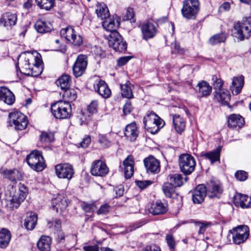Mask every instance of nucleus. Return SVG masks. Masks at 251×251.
Instances as JSON below:
<instances>
[{
	"mask_svg": "<svg viewBox=\"0 0 251 251\" xmlns=\"http://www.w3.org/2000/svg\"><path fill=\"white\" fill-rule=\"evenodd\" d=\"M19 191L20 193L14 195L11 199V202L13 203V206L17 208L20 204L22 202L25 198L26 193L27 191L26 186L22 184H20Z\"/></svg>",
	"mask_w": 251,
	"mask_h": 251,
	"instance_id": "obj_26",
	"label": "nucleus"
},
{
	"mask_svg": "<svg viewBox=\"0 0 251 251\" xmlns=\"http://www.w3.org/2000/svg\"><path fill=\"white\" fill-rule=\"evenodd\" d=\"M63 97L66 100V102L72 101L75 100L76 97V94L74 89H66L63 95Z\"/></svg>",
	"mask_w": 251,
	"mask_h": 251,
	"instance_id": "obj_46",
	"label": "nucleus"
},
{
	"mask_svg": "<svg viewBox=\"0 0 251 251\" xmlns=\"http://www.w3.org/2000/svg\"><path fill=\"white\" fill-rule=\"evenodd\" d=\"M215 93L214 97L219 102L224 104H228L230 97L228 91L225 89L220 90V91Z\"/></svg>",
	"mask_w": 251,
	"mask_h": 251,
	"instance_id": "obj_35",
	"label": "nucleus"
},
{
	"mask_svg": "<svg viewBox=\"0 0 251 251\" xmlns=\"http://www.w3.org/2000/svg\"><path fill=\"white\" fill-rule=\"evenodd\" d=\"M132 109L131 102L128 100L123 107V112L125 115H127L131 112Z\"/></svg>",
	"mask_w": 251,
	"mask_h": 251,
	"instance_id": "obj_59",
	"label": "nucleus"
},
{
	"mask_svg": "<svg viewBox=\"0 0 251 251\" xmlns=\"http://www.w3.org/2000/svg\"><path fill=\"white\" fill-rule=\"evenodd\" d=\"M206 189L203 184H200L192 192V201L194 203L200 204L203 201L207 195Z\"/></svg>",
	"mask_w": 251,
	"mask_h": 251,
	"instance_id": "obj_17",
	"label": "nucleus"
},
{
	"mask_svg": "<svg viewBox=\"0 0 251 251\" xmlns=\"http://www.w3.org/2000/svg\"><path fill=\"white\" fill-rule=\"evenodd\" d=\"M163 193L166 197L172 198L173 195V184L171 182H165L162 187Z\"/></svg>",
	"mask_w": 251,
	"mask_h": 251,
	"instance_id": "obj_47",
	"label": "nucleus"
},
{
	"mask_svg": "<svg viewBox=\"0 0 251 251\" xmlns=\"http://www.w3.org/2000/svg\"><path fill=\"white\" fill-rule=\"evenodd\" d=\"M226 39V35L224 33H221L215 34L211 37L209 39V42L211 45H214L217 44L224 42Z\"/></svg>",
	"mask_w": 251,
	"mask_h": 251,
	"instance_id": "obj_43",
	"label": "nucleus"
},
{
	"mask_svg": "<svg viewBox=\"0 0 251 251\" xmlns=\"http://www.w3.org/2000/svg\"><path fill=\"white\" fill-rule=\"evenodd\" d=\"M108 37V43L109 47H112L116 51L123 52L126 50L127 44L118 32L111 33Z\"/></svg>",
	"mask_w": 251,
	"mask_h": 251,
	"instance_id": "obj_9",
	"label": "nucleus"
},
{
	"mask_svg": "<svg viewBox=\"0 0 251 251\" xmlns=\"http://www.w3.org/2000/svg\"><path fill=\"white\" fill-rule=\"evenodd\" d=\"M26 162L31 169L37 172L42 171L46 167L42 152L39 151H33L26 157Z\"/></svg>",
	"mask_w": 251,
	"mask_h": 251,
	"instance_id": "obj_5",
	"label": "nucleus"
},
{
	"mask_svg": "<svg viewBox=\"0 0 251 251\" xmlns=\"http://www.w3.org/2000/svg\"><path fill=\"white\" fill-rule=\"evenodd\" d=\"M139 131L135 123H132L127 125L125 130V136L127 140L134 141L138 137Z\"/></svg>",
	"mask_w": 251,
	"mask_h": 251,
	"instance_id": "obj_21",
	"label": "nucleus"
},
{
	"mask_svg": "<svg viewBox=\"0 0 251 251\" xmlns=\"http://www.w3.org/2000/svg\"><path fill=\"white\" fill-rule=\"evenodd\" d=\"M2 174L4 177L15 183L22 178V173L17 169L3 170Z\"/></svg>",
	"mask_w": 251,
	"mask_h": 251,
	"instance_id": "obj_28",
	"label": "nucleus"
},
{
	"mask_svg": "<svg viewBox=\"0 0 251 251\" xmlns=\"http://www.w3.org/2000/svg\"><path fill=\"white\" fill-rule=\"evenodd\" d=\"M83 248L85 251H99L97 246H85Z\"/></svg>",
	"mask_w": 251,
	"mask_h": 251,
	"instance_id": "obj_64",
	"label": "nucleus"
},
{
	"mask_svg": "<svg viewBox=\"0 0 251 251\" xmlns=\"http://www.w3.org/2000/svg\"><path fill=\"white\" fill-rule=\"evenodd\" d=\"M244 124V118L240 115L231 114L228 118V126L229 128H241Z\"/></svg>",
	"mask_w": 251,
	"mask_h": 251,
	"instance_id": "obj_25",
	"label": "nucleus"
},
{
	"mask_svg": "<svg viewBox=\"0 0 251 251\" xmlns=\"http://www.w3.org/2000/svg\"><path fill=\"white\" fill-rule=\"evenodd\" d=\"M206 192L210 198H220L223 192V189L218 181L211 180L207 184Z\"/></svg>",
	"mask_w": 251,
	"mask_h": 251,
	"instance_id": "obj_14",
	"label": "nucleus"
},
{
	"mask_svg": "<svg viewBox=\"0 0 251 251\" xmlns=\"http://www.w3.org/2000/svg\"><path fill=\"white\" fill-rule=\"evenodd\" d=\"M167 210V207L161 201H156L151 204L150 211L153 215L162 214Z\"/></svg>",
	"mask_w": 251,
	"mask_h": 251,
	"instance_id": "obj_36",
	"label": "nucleus"
},
{
	"mask_svg": "<svg viewBox=\"0 0 251 251\" xmlns=\"http://www.w3.org/2000/svg\"><path fill=\"white\" fill-rule=\"evenodd\" d=\"M55 0H35L37 5L41 9L46 10L50 9L54 6Z\"/></svg>",
	"mask_w": 251,
	"mask_h": 251,
	"instance_id": "obj_42",
	"label": "nucleus"
},
{
	"mask_svg": "<svg viewBox=\"0 0 251 251\" xmlns=\"http://www.w3.org/2000/svg\"><path fill=\"white\" fill-rule=\"evenodd\" d=\"M99 142L104 148H108L111 146V141L105 135H100L99 136Z\"/></svg>",
	"mask_w": 251,
	"mask_h": 251,
	"instance_id": "obj_49",
	"label": "nucleus"
},
{
	"mask_svg": "<svg viewBox=\"0 0 251 251\" xmlns=\"http://www.w3.org/2000/svg\"><path fill=\"white\" fill-rule=\"evenodd\" d=\"M188 177L185 176L184 178L182 175L180 174H175L174 175V187H181L184 182L187 181Z\"/></svg>",
	"mask_w": 251,
	"mask_h": 251,
	"instance_id": "obj_44",
	"label": "nucleus"
},
{
	"mask_svg": "<svg viewBox=\"0 0 251 251\" xmlns=\"http://www.w3.org/2000/svg\"><path fill=\"white\" fill-rule=\"evenodd\" d=\"M178 165L181 171L184 175H189L195 170L196 163L191 155L184 153L179 156Z\"/></svg>",
	"mask_w": 251,
	"mask_h": 251,
	"instance_id": "obj_7",
	"label": "nucleus"
},
{
	"mask_svg": "<svg viewBox=\"0 0 251 251\" xmlns=\"http://www.w3.org/2000/svg\"><path fill=\"white\" fill-rule=\"evenodd\" d=\"M81 121V125H87L88 124L89 121L91 120V117L89 115L86 118V116L83 114L82 117L80 119Z\"/></svg>",
	"mask_w": 251,
	"mask_h": 251,
	"instance_id": "obj_63",
	"label": "nucleus"
},
{
	"mask_svg": "<svg viewBox=\"0 0 251 251\" xmlns=\"http://www.w3.org/2000/svg\"><path fill=\"white\" fill-rule=\"evenodd\" d=\"M234 244L240 245L244 243L249 238L250 229L246 225H240L233 228L230 231Z\"/></svg>",
	"mask_w": 251,
	"mask_h": 251,
	"instance_id": "obj_8",
	"label": "nucleus"
},
{
	"mask_svg": "<svg viewBox=\"0 0 251 251\" xmlns=\"http://www.w3.org/2000/svg\"><path fill=\"white\" fill-rule=\"evenodd\" d=\"M233 201L236 206H239L243 208L251 207V198L246 195L237 193L234 197Z\"/></svg>",
	"mask_w": 251,
	"mask_h": 251,
	"instance_id": "obj_19",
	"label": "nucleus"
},
{
	"mask_svg": "<svg viewBox=\"0 0 251 251\" xmlns=\"http://www.w3.org/2000/svg\"><path fill=\"white\" fill-rule=\"evenodd\" d=\"M9 124L14 126L16 130H22L25 128L28 121L26 117L21 112H11L9 115Z\"/></svg>",
	"mask_w": 251,
	"mask_h": 251,
	"instance_id": "obj_10",
	"label": "nucleus"
},
{
	"mask_svg": "<svg viewBox=\"0 0 251 251\" xmlns=\"http://www.w3.org/2000/svg\"><path fill=\"white\" fill-rule=\"evenodd\" d=\"M11 238L10 232L6 228H2L0 231V248L6 247L9 243Z\"/></svg>",
	"mask_w": 251,
	"mask_h": 251,
	"instance_id": "obj_34",
	"label": "nucleus"
},
{
	"mask_svg": "<svg viewBox=\"0 0 251 251\" xmlns=\"http://www.w3.org/2000/svg\"><path fill=\"white\" fill-rule=\"evenodd\" d=\"M214 88L216 90L215 92H218L220 90H224L223 87V81L222 80L218 78H216L213 84Z\"/></svg>",
	"mask_w": 251,
	"mask_h": 251,
	"instance_id": "obj_55",
	"label": "nucleus"
},
{
	"mask_svg": "<svg viewBox=\"0 0 251 251\" xmlns=\"http://www.w3.org/2000/svg\"><path fill=\"white\" fill-rule=\"evenodd\" d=\"M202 156L208 159L212 163H213L220 160V150L216 149V150L205 153L202 154Z\"/></svg>",
	"mask_w": 251,
	"mask_h": 251,
	"instance_id": "obj_41",
	"label": "nucleus"
},
{
	"mask_svg": "<svg viewBox=\"0 0 251 251\" xmlns=\"http://www.w3.org/2000/svg\"><path fill=\"white\" fill-rule=\"evenodd\" d=\"M131 58L132 57L130 56H124L119 58L117 60V65L120 67L125 65Z\"/></svg>",
	"mask_w": 251,
	"mask_h": 251,
	"instance_id": "obj_57",
	"label": "nucleus"
},
{
	"mask_svg": "<svg viewBox=\"0 0 251 251\" xmlns=\"http://www.w3.org/2000/svg\"><path fill=\"white\" fill-rule=\"evenodd\" d=\"M0 100L8 105H12L15 101V96L13 93L7 88H0Z\"/></svg>",
	"mask_w": 251,
	"mask_h": 251,
	"instance_id": "obj_24",
	"label": "nucleus"
},
{
	"mask_svg": "<svg viewBox=\"0 0 251 251\" xmlns=\"http://www.w3.org/2000/svg\"><path fill=\"white\" fill-rule=\"evenodd\" d=\"M236 179L239 181H245L247 179V173L244 171H238L235 174Z\"/></svg>",
	"mask_w": 251,
	"mask_h": 251,
	"instance_id": "obj_53",
	"label": "nucleus"
},
{
	"mask_svg": "<svg viewBox=\"0 0 251 251\" xmlns=\"http://www.w3.org/2000/svg\"><path fill=\"white\" fill-rule=\"evenodd\" d=\"M48 226L50 228H54L55 230L58 231L61 227V221L58 219L49 221Z\"/></svg>",
	"mask_w": 251,
	"mask_h": 251,
	"instance_id": "obj_50",
	"label": "nucleus"
},
{
	"mask_svg": "<svg viewBox=\"0 0 251 251\" xmlns=\"http://www.w3.org/2000/svg\"><path fill=\"white\" fill-rule=\"evenodd\" d=\"M120 23L117 21L116 22L113 19L109 18L104 19L102 22L103 27L107 31H110L111 33L117 32L116 29L119 26Z\"/></svg>",
	"mask_w": 251,
	"mask_h": 251,
	"instance_id": "obj_37",
	"label": "nucleus"
},
{
	"mask_svg": "<svg viewBox=\"0 0 251 251\" xmlns=\"http://www.w3.org/2000/svg\"><path fill=\"white\" fill-rule=\"evenodd\" d=\"M60 34L75 46H79L82 43L81 36L76 35L74 29L71 26L62 28L60 30Z\"/></svg>",
	"mask_w": 251,
	"mask_h": 251,
	"instance_id": "obj_12",
	"label": "nucleus"
},
{
	"mask_svg": "<svg viewBox=\"0 0 251 251\" xmlns=\"http://www.w3.org/2000/svg\"><path fill=\"white\" fill-rule=\"evenodd\" d=\"M71 82V77L67 75H62L56 81V85L60 88L65 90L69 88Z\"/></svg>",
	"mask_w": 251,
	"mask_h": 251,
	"instance_id": "obj_39",
	"label": "nucleus"
},
{
	"mask_svg": "<svg viewBox=\"0 0 251 251\" xmlns=\"http://www.w3.org/2000/svg\"><path fill=\"white\" fill-rule=\"evenodd\" d=\"M244 84V77L242 75L234 76L232 78L230 90L233 95L239 94Z\"/></svg>",
	"mask_w": 251,
	"mask_h": 251,
	"instance_id": "obj_22",
	"label": "nucleus"
},
{
	"mask_svg": "<svg viewBox=\"0 0 251 251\" xmlns=\"http://www.w3.org/2000/svg\"><path fill=\"white\" fill-rule=\"evenodd\" d=\"M251 33V17H245L242 21L234 24L233 34L240 40L248 39Z\"/></svg>",
	"mask_w": 251,
	"mask_h": 251,
	"instance_id": "obj_3",
	"label": "nucleus"
},
{
	"mask_svg": "<svg viewBox=\"0 0 251 251\" xmlns=\"http://www.w3.org/2000/svg\"><path fill=\"white\" fill-rule=\"evenodd\" d=\"M123 165L124 167H129L131 170L132 167H134V158L131 155H128L123 161Z\"/></svg>",
	"mask_w": 251,
	"mask_h": 251,
	"instance_id": "obj_51",
	"label": "nucleus"
},
{
	"mask_svg": "<svg viewBox=\"0 0 251 251\" xmlns=\"http://www.w3.org/2000/svg\"><path fill=\"white\" fill-rule=\"evenodd\" d=\"M54 139V134L52 132H42L40 139L42 143L48 144L53 141Z\"/></svg>",
	"mask_w": 251,
	"mask_h": 251,
	"instance_id": "obj_45",
	"label": "nucleus"
},
{
	"mask_svg": "<svg viewBox=\"0 0 251 251\" xmlns=\"http://www.w3.org/2000/svg\"><path fill=\"white\" fill-rule=\"evenodd\" d=\"M96 12L98 17L100 18L102 20H104L109 18L110 13L107 6L101 3L97 5Z\"/></svg>",
	"mask_w": 251,
	"mask_h": 251,
	"instance_id": "obj_38",
	"label": "nucleus"
},
{
	"mask_svg": "<svg viewBox=\"0 0 251 251\" xmlns=\"http://www.w3.org/2000/svg\"><path fill=\"white\" fill-rule=\"evenodd\" d=\"M110 206L107 204H104L102 205L99 210L97 211V214L98 215L100 214H106L109 211Z\"/></svg>",
	"mask_w": 251,
	"mask_h": 251,
	"instance_id": "obj_56",
	"label": "nucleus"
},
{
	"mask_svg": "<svg viewBox=\"0 0 251 251\" xmlns=\"http://www.w3.org/2000/svg\"><path fill=\"white\" fill-rule=\"evenodd\" d=\"M56 176L60 178H66L70 180L75 173L73 166L68 163H60L55 166Z\"/></svg>",
	"mask_w": 251,
	"mask_h": 251,
	"instance_id": "obj_11",
	"label": "nucleus"
},
{
	"mask_svg": "<svg viewBox=\"0 0 251 251\" xmlns=\"http://www.w3.org/2000/svg\"><path fill=\"white\" fill-rule=\"evenodd\" d=\"M51 112L56 119H67L72 114L71 105L66 100H59L51 104Z\"/></svg>",
	"mask_w": 251,
	"mask_h": 251,
	"instance_id": "obj_2",
	"label": "nucleus"
},
{
	"mask_svg": "<svg viewBox=\"0 0 251 251\" xmlns=\"http://www.w3.org/2000/svg\"><path fill=\"white\" fill-rule=\"evenodd\" d=\"M51 240L49 236H42L37 242V246L41 251H50Z\"/></svg>",
	"mask_w": 251,
	"mask_h": 251,
	"instance_id": "obj_32",
	"label": "nucleus"
},
{
	"mask_svg": "<svg viewBox=\"0 0 251 251\" xmlns=\"http://www.w3.org/2000/svg\"><path fill=\"white\" fill-rule=\"evenodd\" d=\"M17 21L16 13L6 12L0 18V25L6 27H11L16 25Z\"/></svg>",
	"mask_w": 251,
	"mask_h": 251,
	"instance_id": "obj_18",
	"label": "nucleus"
},
{
	"mask_svg": "<svg viewBox=\"0 0 251 251\" xmlns=\"http://www.w3.org/2000/svg\"><path fill=\"white\" fill-rule=\"evenodd\" d=\"M37 221V215L35 213L31 212L27 214L25 220L24 226L27 230H32L36 225Z\"/></svg>",
	"mask_w": 251,
	"mask_h": 251,
	"instance_id": "obj_30",
	"label": "nucleus"
},
{
	"mask_svg": "<svg viewBox=\"0 0 251 251\" xmlns=\"http://www.w3.org/2000/svg\"><path fill=\"white\" fill-rule=\"evenodd\" d=\"M144 163L148 173L156 174L160 172V162L153 156L151 155L145 158Z\"/></svg>",
	"mask_w": 251,
	"mask_h": 251,
	"instance_id": "obj_16",
	"label": "nucleus"
},
{
	"mask_svg": "<svg viewBox=\"0 0 251 251\" xmlns=\"http://www.w3.org/2000/svg\"><path fill=\"white\" fill-rule=\"evenodd\" d=\"M34 27L37 31L41 33L50 32L52 29V25L50 22H46L42 20L37 21Z\"/></svg>",
	"mask_w": 251,
	"mask_h": 251,
	"instance_id": "obj_31",
	"label": "nucleus"
},
{
	"mask_svg": "<svg viewBox=\"0 0 251 251\" xmlns=\"http://www.w3.org/2000/svg\"><path fill=\"white\" fill-rule=\"evenodd\" d=\"M108 172V168L101 160H97L93 162L91 168V173L93 176H106Z\"/></svg>",
	"mask_w": 251,
	"mask_h": 251,
	"instance_id": "obj_15",
	"label": "nucleus"
},
{
	"mask_svg": "<svg viewBox=\"0 0 251 251\" xmlns=\"http://www.w3.org/2000/svg\"><path fill=\"white\" fill-rule=\"evenodd\" d=\"M98 107V101L94 100H92L90 104L88 106L87 110L89 113L93 114L97 112Z\"/></svg>",
	"mask_w": 251,
	"mask_h": 251,
	"instance_id": "obj_52",
	"label": "nucleus"
},
{
	"mask_svg": "<svg viewBox=\"0 0 251 251\" xmlns=\"http://www.w3.org/2000/svg\"><path fill=\"white\" fill-rule=\"evenodd\" d=\"M142 32L143 38L147 40L152 38L156 33V28L151 23H147L143 25L142 27Z\"/></svg>",
	"mask_w": 251,
	"mask_h": 251,
	"instance_id": "obj_29",
	"label": "nucleus"
},
{
	"mask_svg": "<svg viewBox=\"0 0 251 251\" xmlns=\"http://www.w3.org/2000/svg\"><path fill=\"white\" fill-rule=\"evenodd\" d=\"M174 127L178 134H181L186 127L185 122L183 118L179 115H174Z\"/></svg>",
	"mask_w": 251,
	"mask_h": 251,
	"instance_id": "obj_33",
	"label": "nucleus"
},
{
	"mask_svg": "<svg viewBox=\"0 0 251 251\" xmlns=\"http://www.w3.org/2000/svg\"><path fill=\"white\" fill-rule=\"evenodd\" d=\"M200 10V3L198 0H186L183 2L181 9L183 16L188 20L196 18Z\"/></svg>",
	"mask_w": 251,
	"mask_h": 251,
	"instance_id": "obj_6",
	"label": "nucleus"
},
{
	"mask_svg": "<svg viewBox=\"0 0 251 251\" xmlns=\"http://www.w3.org/2000/svg\"><path fill=\"white\" fill-rule=\"evenodd\" d=\"M137 185L141 189H143L150 186L152 183L151 180L136 181Z\"/></svg>",
	"mask_w": 251,
	"mask_h": 251,
	"instance_id": "obj_54",
	"label": "nucleus"
},
{
	"mask_svg": "<svg viewBox=\"0 0 251 251\" xmlns=\"http://www.w3.org/2000/svg\"><path fill=\"white\" fill-rule=\"evenodd\" d=\"M87 56L79 55L73 68V73L76 77L80 76L85 72L87 65Z\"/></svg>",
	"mask_w": 251,
	"mask_h": 251,
	"instance_id": "obj_13",
	"label": "nucleus"
},
{
	"mask_svg": "<svg viewBox=\"0 0 251 251\" xmlns=\"http://www.w3.org/2000/svg\"><path fill=\"white\" fill-rule=\"evenodd\" d=\"M197 87H198L197 92L201 97L209 96L212 92V86L207 82L204 80L199 82Z\"/></svg>",
	"mask_w": 251,
	"mask_h": 251,
	"instance_id": "obj_27",
	"label": "nucleus"
},
{
	"mask_svg": "<svg viewBox=\"0 0 251 251\" xmlns=\"http://www.w3.org/2000/svg\"><path fill=\"white\" fill-rule=\"evenodd\" d=\"M124 20H129L131 22H135V20L134 19V12L133 8L128 7L126 9L124 16Z\"/></svg>",
	"mask_w": 251,
	"mask_h": 251,
	"instance_id": "obj_48",
	"label": "nucleus"
},
{
	"mask_svg": "<svg viewBox=\"0 0 251 251\" xmlns=\"http://www.w3.org/2000/svg\"><path fill=\"white\" fill-rule=\"evenodd\" d=\"M196 226H198L199 228V233L201 234L203 233L206 229V228L207 226V224L203 222H197L196 223Z\"/></svg>",
	"mask_w": 251,
	"mask_h": 251,
	"instance_id": "obj_60",
	"label": "nucleus"
},
{
	"mask_svg": "<svg viewBox=\"0 0 251 251\" xmlns=\"http://www.w3.org/2000/svg\"><path fill=\"white\" fill-rule=\"evenodd\" d=\"M91 142V138L89 136L84 138L83 141L80 143L82 148H85L88 146Z\"/></svg>",
	"mask_w": 251,
	"mask_h": 251,
	"instance_id": "obj_61",
	"label": "nucleus"
},
{
	"mask_svg": "<svg viewBox=\"0 0 251 251\" xmlns=\"http://www.w3.org/2000/svg\"><path fill=\"white\" fill-rule=\"evenodd\" d=\"M124 173L125 176L126 178H130L133 176L134 173V167H132L131 170L130 169L129 167H124Z\"/></svg>",
	"mask_w": 251,
	"mask_h": 251,
	"instance_id": "obj_58",
	"label": "nucleus"
},
{
	"mask_svg": "<svg viewBox=\"0 0 251 251\" xmlns=\"http://www.w3.org/2000/svg\"><path fill=\"white\" fill-rule=\"evenodd\" d=\"M69 202V200L64 195L59 194L52 200V207L56 211H62L66 209Z\"/></svg>",
	"mask_w": 251,
	"mask_h": 251,
	"instance_id": "obj_20",
	"label": "nucleus"
},
{
	"mask_svg": "<svg viewBox=\"0 0 251 251\" xmlns=\"http://www.w3.org/2000/svg\"><path fill=\"white\" fill-rule=\"evenodd\" d=\"M130 83L127 81L125 84H121V93L123 97L128 99L133 97V95L130 88Z\"/></svg>",
	"mask_w": 251,
	"mask_h": 251,
	"instance_id": "obj_40",
	"label": "nucleus"
},
{
	"mask_svg": "<svg viewBox=\"0 0 251 251\" xmlns=\"http://www.w3.org/2000/svg\"><path fill=\"white\" fill-rule=\"evenodd\" d=\"M143 122L146 129L153 134L157 133L164 125V121L152 112L144 117Z\"/></svg>",
	"mask_w": 251,
	"mask_h": 251,
	"instance_id": "obj_4",
	"label": "nucleus"
},
{
	"mask_svg": "<svg viewBox=\"0 0 251 251\" xmlns=\"http://www.w3.org/2000/svg\"><path fill=\"white\" fill-rule=\"evenodd\" d=\"M144 251H160V249L159 247L152 245L146 247Z\"/></svg>",
	"mask_w": 251,
	"mask_h": 251,
	"instance_id": "obj_62",
	"label": "nucleus"
},
{
	"mask_svg": "<svg viewBox=\"0 0 251 251\" xmlns=\"http://www.w3.org/2000/svg\"><path fill=\"white\" fill-rule=\"evenodd\" d=\"M18 63L20 66V72L25 75L37 76L41 73L39 59L29 52L22 53L19 57Z\"/></svg>",
	"mask_w": 251,
	"mask_h": 251,
	"instance_id": "obj_1",
	"label": "nucleus"
},
{
	"mask_svg": "<svg viewBox=\"0 0 251 251\" xmlns=\"http://www.w3.org/2000/svg\"><path fill=\"white\" fill-rule=\"evenodd\" d=\"M95 91L104 98H108L111 95V91L105 82L99 79L97 83L94 85Z\"/></svg>",
	"mask_w": 251,
	"mask_h": 251,
	"instance_id": "obj_23",
	"label": "nucleus"
}]
</instances>
